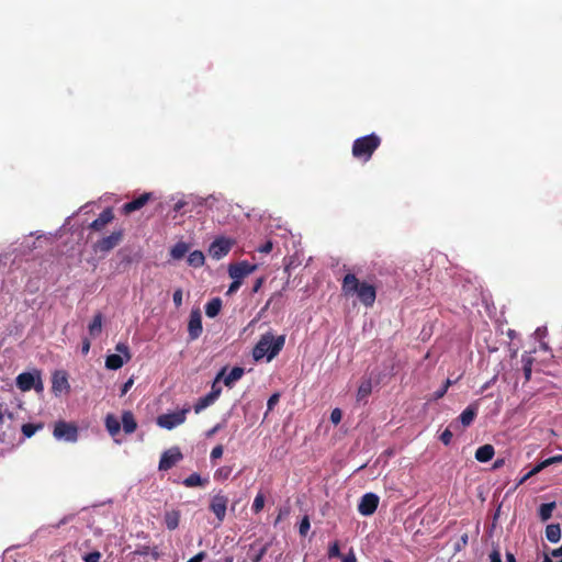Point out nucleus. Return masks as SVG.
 <instances>
[{
	"mask_svg": "<svg viewBox=\"0 0 562 562\" xmlns=\"http://www.w3.org/2000/svg\"><path fill=\"white\" fill-rule=\"evenodd\" d=\"M203 559H204V552H200L196 555H194L193 558H191L188 562H202Z\"/></svg>",
	"mask_w": 562,
	"mask_h": 562,
	"instance_id": "obj_52",
	"label": "nucleus"
},
{
	"mask_svg": "<svg viewBox=\"0 0 562 562\" xmlns=\"http://www.w3.org/2000/svg\"><path fill=\"white\" fill-rule=\"evenodd\" d=\"M40 427L38 426H35V425H32V424H25L23 425L22 427V431L23 434L26 436V437H32L36 430L38 429Z\"/></svg>",
	"mask_w": 562,
	"mask_h": 562,
	"instance_id": "obj_36",
	"label": "nucleus"
},
{
	"mask_svg": "<svg viewBox=\"0 0 562 562\" xmlns=\"http://www.w3.org/2000/svg\"><path fill=\"white\" fill-rule=\"evenodd\" d=\"M553 464L562 462V454L552 457Z\"/></svg>",
	"mask_w": 562,
	"mask_h": 562,
	"instance_id": "obj_55",
	"label": "nucleus"
},
{
	"mask_svg": "<svg viewBox=\"0 0 562 562\" xmlns=\"http://www.w3.org/2000/svg\"><path fill=\"white\" fill-rule=\"evenodd\" d=\"M122 237H123V233L121 231L113 232L111 235L100 239L94 245V250L108 252L121 243Z\"/></svg>",
	"mask_w": 562,
	"mask_h": 562,
	"instance_id": "obj_12",
	"label": "nucleus"
},
{
	"mask_svg": "<svg viewBox=\"0 0 562 562\" xmlns=\"http://www.w3.org/2000/svg\"><path fill=\"white\" fill-rule=\"evenodd\" d=\"M310 520L307 517H304L300 524V533L301 535H306V532L308 531L310 529Z\"/></svg>",
	"mask_w": 562,
	"mask_h": 562,
	"instance_id": "obj_42",
	"label": "nucleus"
},
{
	"mask_svg": "<svg viewBox=\"0 0 562 562\" xmlns=\"http://www.w3.org/2000/svg\"><path fill=\"white\" fill-rule=\"evenodd\" d=\"M506 557H507V562H516L515 558H514V555L512 553H507Z\"/></svg>",
	"mask_w": 562,
	"mask_h": 562,
	"instance_id": "obj_59",
	"label": "nucleus"
},
{
	"mask_svg": "<svg viewBox=\"0 0 562 562\" xmlns=\"http://www.w3.org/2000/svg\"><path fill=\"white\" fill-rule=\"evenodd\" d=\"M530 372H531L530 367H525V373H526L527 379L529 378Z\"/></svg>",
	"mask_w": 562,
	"mask_h": 562,
	"instance_id": "obj_62",
	"label": "nucleus"
},
{
	"mask_svg": "<svg viewBox=\"0 0 562 562\" xmlns=\"http://www.w3.org/2000/svg\"><path fill=\"white\" fill-rule=\"evenodd\" d=\"M265 506V496L259 493L255 499H254V504H252V509L255 513H259Z\"/></svg>",
	"mask_w": 562,
	"mask_h": 562,
	"instance_id": "obj_35",
	"label": "nucleus"
},
{
	"mask_svg": "<svg viewBox=\"0 0 562 562\" xmlns=\"http://www.w3.org/2000/svg\"><path fill=\"white\" fill-rule=\"evenodd\" d=\"M342 418V413L339 408H335L331 411L330 420L333 424L338 425Z\"/></svg>",
	"mask_w": 562,
	"mask_h": 562,
	"instance_id": "obj_39",
	"label": "nucleus"
},
{
	"mask_svg": "<svg viewBox=\"0 0 562 562\" xmlns=\"http://www.w3.org/2000/svg\"><path fill=\"white\" fill-rule=\"evenodd\" d=\"M232 471H233L232 467H228V465L221 467L215 471L214 479L216 481L223 482L231 476Z\"/></svg>",
	"mask_w": 562,
	"mask_h": 562,
	"instance_id": "obj_31",
	"label": "nucleus"
},
{
	"mask_svg": "<svg viewBox=\"0 0 562 562\" xmlns=\"http://www.w3.org/2000/svg\"><path fill=\"white\" fill-rule=\"evenodd\" d=\"M204 255L200 250L192 251L188 257V263L192 267H201L204 265Z\"/></svg>",
	"mask_w": 562,
	"mask_h": 562,
	"instance_id": "obj_27",
	"label": "nucleus"
},
{
	"mask_svg": "<svg viewBox=\"0 0 562 562\" xmlns=\"http://www.w3.org/2000/svg\"><path fill=\"white\" fill-rule=\"evenodd\" d=\"M555 562H562V546L559 549L552 550L549 554Z\"/></svg>",
	"mask_w": 562,
	"mask_h": 562,
	"instance_id": "obj_43",
	"label": "nucleus"
},
{
	"mask_svg": "<svg viewBox=\"0 0 562 562\" xmlns=\"http://www.w3.org/2000/svg\"><path fill=\"white\" fill-rule=\"evenodd\" d=\"M284 336H274L272 333H267L261 336L252 350V357L256 361L267 358L271 361L284 346Z\"/></svg>",
	"mask_w": 562,
	"mask_h": 562,
	"instance_id": "obj_2",
	"label": "nucleus"
},
{
	"mask_svg": "<svg viewBox=\"0 0 562 562\" xmlns=\"http://www.w3.org/2000/svg\"><path fill=\"white\" fill-rule=\"evenodd\" d=\"M341 562H357V558H356V554L353 553V551H350L348 554H346L342 558Z\"/></svg>",
	"mask_w": 562,
	"mask_h": 562,
	"instance_id": "obj_49",
	"label": "nucleus"
},
{
	"mask_svg": "<svg viewBox=\"0 0 562 562\" xmlns=\"http://www.w3.org/2000/svg\"><path fill=\"white\" fill-rule=\"evenodd\" d=\"M184 485L188 486V487H194V486H201L205 483L204 480H202V477L196 474V473H193L191 474L190 476H188L186 480H184Z\"/></svg>",
	"mask_w": 562,
	"mask_h": 562,
	"instance_id": "obj_33",
	"label": "nucleus"
},
{
	"mask_svg": "<svg viewBox=\"0 0 562 562\" xmlns=\"http://www.w3.org/2000/svg\"><path fill=\"white\" fill-rule=\"evenodd\" d=\"M189 250V247L187 244L184 243H178L176 244L171 250H170V255L173 259H181L182 257H184V255L188 252Z\"/></svg>",
	"mask_w": 562,
	"mask_h": 562,
	"instance_id": "obj_28",
	"label": "nucleus"
},
{
	"mask_svg": "<svg viewBox=\"0 0 562 562\" xmlns=\"http://www.w3.org/2000/svg\"><path fill=\"white\" fill-rule=\"evenodd\" d=\"M544 468L541 465V462L536 465L532 470H533V473H539L540 471H542Z\"/></svg>",
	"mask_w": 562,
	"mask_h": 562,
	"instance_id": "obj_56",
	"label": "nucleus"
},
{
	"mask_svg": "<svg viewBox=\"0 0 562 562\" xmlns=\"http://www.w3.org/2000/svg\"><path fill=\"white\" fill-rule=\"evenodd\" d=\"M379 145L380 138L374 134L361 137L356 139L352 147V154L356 158H362L367 161Z\"/></svg>",
	"mask_w": 562,
	"mask_h": 562,
	"instance_id": "obj_3",
	"label": "nucleus"
},
{
	"mask_svg": "<svg viewBox=\"0 0 562 562\" xmlns=\"http://www.w3.org/2000/svg\"><path fill=\"white\" fill-rule=\"evenodd\" d=\"M105 428L106 430L109 431V434L111 435V437H115L120 430H121V424H120V420L117 419V417L113 414H108L105 416Z\"/></svg>",
	"mask_w": 562,
	"mask_h": 562,
	"instance_id": "obj_19",
	"label": "nucleus"
},
{
	"mask_svg": "<svg viewBox=\"0 0 562 562\" xmlns=\"http://www.w3.org/2000/svg\"><path fill=\"white\" fill-rule=\"evenodd\" d=\"M52 391L55 395L68 394L70 385L67 374L64 371H56L52 379Z\"/></svg>",
	"mask_w": 562,
	"mask_h": 562,
	"instance_id": "obj_10",
	"label": "nucleus"
},
{
	"mask_svg": "<svg viewBox=\"0 0 562 562\" xmlns=\"http://www.w3.org/2000/svg\"><path fill=\"white\" fill-rule=\"evenodd\" d=\"M257 266L250 265L247 261H240L237 263L229 265L228 274L233 280L243 281L244 278L256 271Z\"/></svg>",
	"mask_w": 562,
	"mask_h": 562,
	"instance_id": "obj_8",
	"label": "nucleus"
},
{
	"mask_svg": "<svg viewBox=\"0 0 562 562\" xmlns=\"http://www.w3.org/2000/svg\"><path fill=\"white\" fill-rule=\"evenodd\" d=\"M450 384H451V381L447 380L443 386H447V389H448Z\"/></svg>",
	"mask_w": 562,
	"mask_h": 562,
	"instance_id": "obj_64",
	"label": "nucleus"
},
{
	"mask_svg": "<svg viewBox=\"0 0 562 562\" xmlns=\"http://www.w3.org/2000/svg\"><path fill=\"white\" fill-rule=\"evenodd\" d=\"M340 555V549H339V544L338 542H333L330 546H329V549H328V557L329 558H336V557H339Z\"/></svg>",
	"mask_w": 562,
	"mask_h": 562,
	"instance_id": "obj_38",
	"label": "nucleus"
},
{
	"mask_svg": "<svg viewBox=\"0 0 562 562\" xmlns=\"http://www.w3.org/2000/svg\"><path fill=\"white\" fill-rule=\"evenodd\" d=\"M502 464H503V460H497L494 463V468L497 469V468L502 467Z\"/></svg>",
	"mask_w": 562,
	"mask_h": 562,
	"instance_id": "obj_61",
	"label": "nucleus"
},
{
	"mask_svg": "<svg viewBox=\"0 0 562 562\" xmlns=\"http://www.w3.org/2000/svg\"><path fill=\"white\" fill-rule=\"evenodd\" d=\"M16 385L23 392L30 391L31 389H35L37 392L43 390L41 374L36 370L19 374L16 378Z\"/></svg>",
	"mask_w": 562,
	"mask_h": 562,
	"instance_id": "obj_6",
	"label": "nucleus"
},
{
	"mask_svg": "<svg viewBox=\"0 0 562 562\" xmlns=\"http://www.w3.org/2000/svg\"><path fill=\"white\" fill-rule=\"evenodd\" d=\"M151 198V193H144L134 201L126 203L123 211L128 214L143 207Z\"/></svg>",
	"mask_w": 562,
	"mask_h": 562,
	"instance_id": "obj_16",
	"label": "nucleus"
},
{
	"mask_svg": "<svg viewBox=\"0 0 562 562\" xmlns=\"http://www.w3.org/2000/svg\"><path fill=\"white\" fill-rule=\"evenodd\" d=\"M446 392H447V386H442L440 390H438V391L434 394V396H435V398H436V400H437V398H440V397H442V396L446 394Z\"/></svg>",
	"mask_w": 562,
	"mask_h": 562,
	"instance_id": "obj_53",
	"label": "nucleus"
},
{
	"mask_svg": "<svg viewBox=\"0 0 562 562\" xmlns=\"http://www.w3.org/2000/svg\"><path fill=\"white\" fill-rule=\"evenodd\" d=\"M172 300H173V303L177 307L181 306L182 305V301H183V292L181 289H177L175 292H173V296H172Z\"/></svg>",
	"mask_w": 562,
	"mask_h": 562,
	"instance_id": "obj_37",
	"label": "nucleus"
},
{
	"mask_svg": "<svg viewBox=\"0 0 562 562\" xmlns=\"http://www.w3.org/2000/svg\"><path fill=\"white\" fill-rule=\"evenodd\" d=\"M88 330L90 336L97 337L101 334L102 330V315L100 313L95 314L93 319L88 326Z\"/></svg>",
	"mask_w": 562,
	"mask_h": 562,
	"instance_id": "obj_23",
	"label": "nucleus"
},
{
	"mask_svg": "<svg viewBox=\"0 0 562 562\" xmlns=\"http://www.w3.org/2000/svg\"><path fill=\"white\" fill-rule=\"evenodd\" d=\"M554 508H555L554 502L542 504L539 508V516H540L541 520L546 521V520L550 519Z\"/></svg>",
	"mask_w": 562,
	"mask_h": 562,
	"instance_id": "obj_29",
	"label": "nucleus"
},
{
	"mask_svg": "<svg viewBox=\"0 0 562 562\" xmlns=\"http://www.w3.org/2000/svg\"><path fill=\"white\" fill-rule=\"evenodd\" d=\"M228 498L223 494H216L212 497L210 508L220 521H223L226 515Z\"/></svg>",
	"mask_w": 562,
	"mask_h": 562,
	"instance_id": "obj_13",
	"label": "nucleus"
},
{
	"mask_svg": "<svg viewBox=\"0 0 562 562\" xmlns=\"http://www.w3.org/2000/svg\"><path fill=\"white\" fill-rule=\"evenodd\" d=\"M372 392V382L370 379H364L361 381L358 391H357V400L362 401L368 397Z\"/></svg>",
	"mask_w": 562,
	"mask_h": 562,
	"instance_id": "obj_22",
	"label": "nucleus"
},
{
	"mask_svg": "<svg viewBox=\"0 0 562 562\" xmlns=\"http://www.w3.org/2000/svg\"><path fill=\"white\" fill-rule=\"evenodd\" d=\"M179 518H180V516H179L178 512L172 510V512L166 513L165 522H166L167 528L170 530L176 529L179 525Z\"/></svg>",
	"mask_w": 562,
	"mask_h": 562,
	"instance_id": "obj_26",
	"label": "nucleus"
},
{
	"mask_svg": "<svg viewBox=\"0 0 562 562\" xmlns=\"http://www.w3.org/2000/svg\"><path fill=\"white\" fill-rule=\"evenodd\" d=\"M221 308L222 301L218 297L213 299L205 305V314L207 317L213 318L220 313Z\"/></svg>",
	"mask_w": 562,
	"mask_h": 562,
	"instance_id": "obj_24",
	"label": "nucleus"
},
{
	"mask_svg": "<svg viewBox=\"0 0 562 562\" xmlns=\"http://www.w3.org/2000/svg\"><path fill=\"white\" fill-rule=\"evenodd\" d=\"M214 402H215V398L211 394H207L206 396L200 398L199 402L194 406L195 413L196 414L201 413L204 408H206Z\"/></svg>",
	"mask_w": 562,
	"mask_h": 562,
	"instance_id": "obj_30",
	"label": "nucleus"
},
{
	"mask_svg": "<svg viewBox=\"0 0 562 562\" xmlns=\"http://www.w3.org/2000/svg\"><path fill=\"white\" fill-rule=\"evenodd\" d=\"M546 537L550 542L557 543L561 538V529L558 524L548 525L546 528Z\"/></svg>",
	"mask_w": 562,
	"mask_h": 562,
	"instance_id": "obj_25",
	"label": "nucleus"
},
{
	"mask_svg": "<svg viewBox=\"0 0 562 562\" xmlns=\"http://www.w3.org/2000/svg\"><path fill=\"white\" fill-rule=\"evenodd\" d=\"M232 246H233V241L231 239L221 237V238L215 239L211 244V246L209 248V254L212 258L218 260L228 254Z\"/></svg>",
	"mask_w": 562,
	"mask_h": 562,
	"instance_id": "obj_9",
	"label": "nucleus"
},
{
	"mask_svg": "<svg viewBox=\"0 0 562 562\" xmlns=\"http://www.w3.org/2000/svg\"><path fill=\"white\" fill-rule=\"evenodd\" d=\"M271 250H272V243L271 241H267L265 245H262L261 247L258 248V251L265 252V254H268Z\"/></svg>",
	"mask_w": 562,
	"mask_h": 562,
	"instance_id": "obj_48",
	"label": "nucleus"
},
{
	"mask_svg": "<svg viewBox=\"0 0 562 562\" xmlns=\"http://www.w3.org/2000/svg\"><path fill=\"white\" fill-rule=\"evenodd\" d=\"M53 436L59 441L76 442L78 440V427L72 423L57 422L54 426Z\"/></svg>",
	"mask_w": 562,
	"mask_h": 562,
	"instance_id": "obj_5",
	"label": "nucleus"
},
{
	"mask_svg": "<svg viewBox=\"0 0 562 562\" xmlns=\"http://www.w3.org/2000/svg\"><path fill=\"white\" fill-rule=\"evenodd\" d=\"M115 350L119 353L109 355L105 359V367L110 370H117L122 368L132 358L130 348L126 344H117Z\"/></svg>",
	"mask_w": 562,
	"mask_h": 562,
	"instance_id": "obj_4",
	"label": "nucleus"
},
{
	"mask_svg": "<svg viewBox=\"0 0 562 562\" xmlns=\"http://www.w3.org/2000/svg\"><path fill=\"white\" fill-rule=\"evenodd\" d=\"M188 413L189 408H183L177 412L160 415L157 418V425L161 428L171 430L175 427L184 423Z\"/></svg>",
	"mask_w": 562,
	"mask_h": 562,
	"instance_id": "obj_7",
	"label": "nucleus"
},
{
	"mask_svg": "<svg viewBox=\"0 0 562 562\" xmlns=\"http://www.w3.org/2000/svg\"><path fill=\"white\" fill-rule=\"evenodd\" d=\"M475 415H476V411L472 407H468L460 415V420L464 426H469L473 422Z\"/></svg>",
	"mask_w": 562,
	"mask_h": 562,
	"instance_id": "obj_32",
	"label": "nucleus"
},
{
	"mask_svg": "<svg viewBox=\"0 0 562 562\" xmlns=\"http://www.w3.org/2000/svg\"><path fill=\"white\" fill-rule=\"evenodd\" d=\"M537 473H533V470L529 471L524 477H522V482L528 480L529 477L536 475Z\"/></svg>",
	"mask_w": 562,
	"mask_h": 562,
	"instance_id": "obj_57",
	"label": "nucleus"
},
{
	"mask_svg": "<svg viewBox=\"0 0 562 562\" xmlns=\"http://www.w3.org/2000/svg\"><path fill=\"white\" fill-rule=\"evenodd\" d=\"M101 554L97 551L91 552L85 557L86 562H99Z\"/></svg>",
	"mask_w": 562,
	"mask_h": 562,
	"instance_id": "obj_44",
	"label": "nucleus"
},
{
	"mask_svg": "<svg viewBox=\"0 0 562 562\" xmlns=\"http://www.w3.org/2000/svg\"><path fill=\"white\" fill-rule=\"evenodd\" d=\"M342 293L346 296L356 295L366 306H372L375 301V289L367 282H360L355 274L348 273L342 280Z\"/></svg>",
	"mask_w": 562,
	"mask_h": 562,
	"instance_id": "obj_1",
	"label": "nucleus"
},
{
	"mask_svg": "<svg viewBox=\"0 0 562 562\" xmlns=\"http://www.w3.org/2000/svg\"><path fill=\"white\" fill-rule=\"evenodd\" d=\"M113 220V213L111 210L103 211L97 220L91 223V227L94 229H101Z\"/></svg>",
	"mask_w": 562,
	"mask_h": 562,
	"instance_id": "obj_21",
	"label": "nucleus"
},
{
	"mask_svg": "<svg viewBox=\"0 0 562 562\" xmlns=\"http://www.w3.org/2000/svg\"><path fill=\"white\" fill-rule=\"evenodd\" d=\"M122 425H123V429L126 434H132L136 430L137 423L134 418V415L130 411L123 412Z\"/></svg>",
	"mask_w": 562,
	"mask_h": 562,
	"instance_id": "obj_20",
	"label": "nucleus"
},
{
	"mask_svg": "<svg viewBox=\"0 0 562 562\" xmlns=\"http://www.w3.org/2000/svg\"><path fill=\"white\" fill-rule=\"evenodd\" d=\"M134 384V379L130 378L122 386L121 395H125Z\"/></svg>",
	"mask_w": 562,
	"mask_h": 562,
	"instance_id": "obj_46",
	"label": "nucleus"
},
{
	"mask_svg": "<svg viewBox=\"0 0 562 562\" xmlns=\"http://www.w3.org/2000/svg\"><path fill=\"white\" fill-rule=\"evenodd\" d=\"M553 464L552 457L549 459H546L541 462V465L546 469L547 467Z\"/></svg>",
	"mask_w": 562,
	"mask_h": 562,
	"instance_id": "obj_54",
	"label": "nucleus"
},
{
	"mask_svg": "<svg viewBox=\"0 0 562 562\" xmlns=\"http://www.w3.org/2000/svg\"><path fill=\"white\" fill-rule=\"evenodd\" d=\"M537 473H533V470L529 471L524 477H522V482L528 480L529 477L536 475Z\"/></svg>",
	"mask_w": 562,
	"mask_h": 562,
	"instance_id": "obj_58",
	"label": "nucleus"
},
{
	"mask_svg": "<svg viewBox=\"0 0 562 562\" xmlns=\"http://www.w3.org/2000/svg\"><path fill=\"white\" fill-rule=\"evenodd\" d=\"M188 333L191 339H196L202 333V316L200 310H192L188 324Z\"/></svg>",
	"mask_w": 562,
	"mask_h": 562,
	"instance_id": "obj_14",
	"label": "nucleus"
},
{
	"mask_svg": "<svg viewBox=\"0 0 562 562\" xmlns=\"http://www.w3.org/2000/svg\"><path fill=\"white\" fill-rule=\"evenodd\" d=\"M379 505V497L373 493L364 494L358 505V510L363 516L372 515Z\"/></svg>",
	"mask_w": 562,
	"mask_h": 562,
	"instance_id": "obj_11",
	"label": "nucleus"
},
{
	"mask_svg": "<svg viewBox=\"0 0 562 562\" xmlns=\"http://www.w3.org/2000/svg\"><path fill=\"white\" fill-rule=\"evenodd\" d=\"M279 398H280V395L278 393H274L273 395L270 396V398L268 400V403H267L268 411L273 409V407L278 404Z\"/></svg>",
	"mask_w": 562,
	"mask_h": 562,
	"instance_id": "obj_41",
	"label": "nucleus"
},
{
	"mask_svg": "<svg viewBox=\"0 0 562 562\" xmlns=\"http://www.w3.org/2000/svg\"><path fill=\"white\" fill-rule=\"evenodd\" d=\"M542 562H555L549 554H547Z\"/></svg>",
	"mask_w": 562,
	"mask_h": 562,
	"instance_id": "obj_60",
	"label": "nucleus"
},
{
	"mask_svg": "<svg viewBox=\"0 0 562 562\" xmlns=\"http://www.w3.org/2000/svg\"><path fill=\"white\" fill-rule=\"evenodd\" d=\"M224 370V376L222 378V380L224 381V384L226 386H232L235 382H237L238 380L241 379L243 374H244V369L240 368V367H235L232 369V371L226 374V368L223 369Z\"/></svg>",
	"mask_w": 562,
	"mask_h": 562,
	"instance_id": "obj_17",
	"label": "nucleus"
},
{
	"mask_svg": "<svg viewBox=\"0 0 562 562\" xmlns=\"http://www.w3.org/2000/svg\"><path fill=\"white\" fill-rule=\"evenodd\" d=\"M452 438V432L449 429H446L441 436L440 439L445 445H449Z\"/></svg>",
	"mask_w": 562,
	"mask_h": 562,
	"instance_id": "obj_45",
	"label": "nucleus"
},
{
	"mask_svg": "<svg viewBox=\"0 0 562 562\" xmlns=\"http://www.w3.org/2000/svg\"><path fill=\"white\" fill-rule=\"evenodd\" d=\"M223 447L221 445L214 447L211 451V459L212 460H215V459H218L223 456Z\"/></svg>",
	"mask_w": 562,
	"mask_h": 562,
	"instance_id": "obj_40",
	"label": "nucleus"
},
{
	"mask_svg": "<svg viewBox=\"0 0 562 562\" xmlns=\"http://www.w3.org/2000/svg\"><path fill=\"white\" fill-rule=\"evenodd\" d=\"M90 350V341L88 339H83L81 351L83 355H87Z\"/></svg>",
	"mask_w": 562,
	"mask_h": 562,
	"instance_id": "obj_51",
	"label": "nucleus"
},
{
	"mask_svg": "<svg viewBox=\"0 0 562 562\" xmlns=\"http://www.w3.org/2000/svg\"><path fill=\"white\" fill-rule=\"evenodd\" d=\"M260 285H261V281H258V283H256L255 291H258V289L260 288Z\"/></svg>",
	"mask_w": 562,
	"mask_h": 562,
	"instance_id": "obj_63",
	"label": "nucleus"
},
{
	"mask_svg": "<svg viewBox=\"0 0 562 562\" xmlns=\"http://www.w3.org/2000/svg\"><path fill=\"white\" fill-rule=\"evenodd\" d=\"M181 459V453L177 448L164 452L159 461V470H168Z\"/></svg>",
	"mask_w": 562,
	"mask_h": 562,
	"instance_id": "obj_15",
	"label": "nucleus"
},
{
	"mask_svg": "<svg viewBox=\"0 0 562 562\" xmlns=\"http://www.w3.org/2000/svg\"><path fill=\"white\" fill-rule=\"evenodd\" d=\"M223 376H224V370H221V371L218 372V374L216 375L215 381H214V383H213V385H212V391H211V393H210V394H211L215 400L220 396V394H221V392H222V389L217 385V383L222 380V378H223Z\"/></svg>",
	"mask_w": 562,
	"mask_h": 562,
	"instance_id": "obj_34",
	"label": "nucleus"
},
{
	"mask_svg": "<svg viewBox=\"0 0 562 562\" xmlns=\"http://www.w3.org/2000/svg\"><path fill=\"white\" fill-rule=\"evenodd\" d=\"M240 284H241V281L233 280V283L229 285V288L227 290V294L229 295V294L236 292L239 289Z\"/></svg>",
	"mask_w": 562,
	"mask_h": 562,
	"instance_id": "obj_47",
	"label": "nucleus"
},
{
	"mask_svg": "<svg viewBox=\"0 0 562 562\" xmlns=\"http://www.w3.org/2000/svg\"><path fill=\"white\" fill-rule=\"evenodd\" d=\"M494 447L492 445H484L477 448V450L475 451V459L479 462H487L494 457Z\"/></svg>",
	"mask_w": 562,
	"mask_h": 562,
	"instance_id": "obj_18",
	"label": "nucleus"
},
{
	"mask_svg": "<svg viewBox=\"0 0 562 562\" xmlns=\"http://www.w3.org/2000/svg\"><path fill=\"white\" fill-rule=\"evenodd\" d=\"M490 560H491V562H502L499 552L498 551H493L490 554Z\"/></svg>",
	"mask_w": 562,
	"mask_h": 562,
	"instance_id": "obj_50",
	"label": "nucleus"
}]
</instances>
